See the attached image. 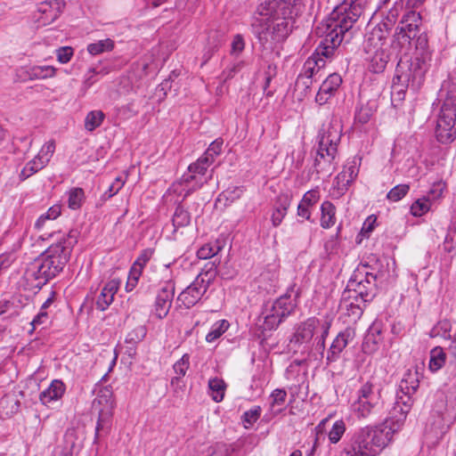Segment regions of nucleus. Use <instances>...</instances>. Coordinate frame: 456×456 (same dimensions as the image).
Masks as SVG:
<instances>
[{
    "mask_svg": "<svg viewBox=\"0 0 456 456\" xmlns=\"http://www.w3.org/2000/svg\"><path fill=\"white\" fill-rule=\"evenodd\" d=\"M419 387L417 372L408 370L400 381L389 416L378 426H367L360 429L350 445L345 449L346 456H377L387 447L394 434L403 426L414 403L413 395Z\"/></svg>",
    "mask_w": 456,
    "mask_h": 456,
    "instance_id": "f257e3e1",
    "label": "nucleus"
},
{
    "mask_svg": "<svg viewBox=\"0 0 456 456\" xmlns=\"http://www.w3.org/2000/svg\"><path fill=\"white\" fill-rule=\"evenodd\" d=\"M302 6L303 0H259L256 12L262 18L251 28L264 49H273L289 37Z\"/></svg>",
    "mask_w": 456,
    "mask_h": 456,
    "instance_id": "f03ea898",
    "label": "nucleus"
},
{
    "mask_svg": "<svg viewBox=\"0 0 456 456\" xmlns=\"http://www.w3.org/2000/svg\"><path fill=\"white\" fill-rule=\"evenodd\" d=\"M361 4H341L320 22L315 34L321 38L317 46V54L331 59L341 44L349 43L354 37V25L362 15Z\"/></svg>",
    "mask_w": 456,
    "mask_h": 456,
    "instance_id": "7ed1b4c3",
    "label": "nucleus"
},
{
    "mask_svg": "<svg viewBox=\"0 0 456 456\" xmlns=\"http://www.w3.org/2000/svg\"><path fill=\"white\" fill-rule=\"evenodd\" d=\"M340 137V129L335 126L330 125L320 130L312 171V174L316 175L315 179H320L322 176L330 177L336 169L335 159Z\"/></svg>",
    "mask_w": 456,
    "mask_h": 456,
    "instance_id": "20e7f679",
    "label": "nucleus"
},
{
    "mask_svg": "<svg viewBox=\"0 0 456 456\" xmlns=\"http://www.w3.org/2000/svg\"><path fill=\"white\" fill-rule=\"evenodd\" d=\"M79 232L70 230L66 237L50 245L37 258L47 281L55 278L70 258L74 246L77 243Z\"/></svg>",
    "mask_w": 456,
    "mask_h": 456,
    "instance_id": "39448f33",
    "label": "nucleus"
},
{
    "mask_svg": "<svg viewBox=\"0 0 456 456\" xmlns=\"http://www.w3.org/2000/svg\"><path fill=\"white\" fill-rule=\"evenodd\" d=\"M429 66V62L424 58H400L393 78V87L397 91V94H404L407 88L412 91L419 90L425 81Z\"/></svg>",
    "mask_w": 456,
    "mask_h": 456,
    "instance_id": "423d86ee",
    "label": "nucleus"
},
{
    "mask_svg": "<svg viewBox=\"0 0 456 456\" xmlns=\"http://www.w3.org/2000/svg\"><path fill=\"white\" fill-rule=\"evenodd\" d=\"M298 297L299 291H295V285H292L284 295L273 302L270 307L266 305L262 312V314H265L263 329L265 330H276L294 312Z\"/></svg>",
    "mask_w": 456,
    "mask_h": 456,
    "instance_id": "0eeeda50",
    "label": "nucleus"
},
{
    "mask_svg": "<svg viewBox=\"0 0 456 456\" xmlns=\"http://www.w3.org/2000/svg\"><path fill=\"white\" fill-rule=\"evenodd\" d=\"M113 392L110 387H99L92 409L98 413L95 428V440L107 435L111 428L114 410Z\"/></svg>",
    "mask_w": 456,
    "mask_h": 456,
    "instance_id": "6e6552de",
    "label": "nucleus"
},
{
    "mask_svg": "<svg viewBox=\"0 0 456 456\" xmlns=\"http://www.w3.org/2000/svg\"><path fill=\"white\" fill-rule=\"evenodd\" d=\"M345 299H361V303L371 302L377 295L378 285L372 273H363L358 269L347 282L344 289Z\"/></svg>",
    "mask_w": 456,
    "mask_h": 456,
    "instance_id": "1a4fd4ad",
    "label": "nucleus"
},
{
    "mask_svg": "<svg viewBox=\"0 0 456 456\" xmlns=\"http://www.w3.org/2000/svg\"><path fill=\"white\" fill-rule=\"evenodd\" d=\"M436 135L439 142L448 144L456 139V95L448 94L437 118Z\"/></svg>",
    "mask_w": 456,
    "mask_h": 456,
    "instance_id": "9d476101",
    "label": "nucleus"
},
{
    "mask_svg": "<svg viewBox=\"0 0 456 456\" xmlns=\"http://www.w3.org/2000/svg\"><path fill=\"white\" fill-rule=\"evenodd\" d=\"M211 164L208 159L202 156L194 163L188 167V173L181 178V184L184 186L183 200L188 198L192 192L200 189L207 181H203L202 175H205Z\"/></svg>",
    "mask_w": 456,
    "mask_h": 456,
    "instance_id": "9b49d317",
    "label": "nucleus"
},
{
    "mask_svg": "<svg viewBox=\"0 0 456 456\" xmlns=\"http://www.w3.org/2000/svg\"><path fill=\"white\" fill-rule=\"evenodd\" d=\"M395 261L387 256H383L379 257L377 255H370L367 257V261L362 266L376 269V273H372V275L376 277V282L378 281H388L395 276Z\"/></svg>",
    "mask_w": 456,
    "mask_h": 456,
    "instance_id": "f8f14e48",
    "label": "nucleus"
},
{
    "mask_svg": "<svg viewBox=\"0 0 456 456\" xmlns=\"http://www.w3.org/2000/svg\"><path fill=\"white\" fill-rule=\"evenodd\" d=\"M209 286L210 285L205 282L201 277H196L194 281L180 293L177 300L180 301L185 308L190 309L202 298Z\"/></svg>",
    "mask_w": 456,
    "mask_h": 456,
    "instance_id": "ddd939ff",
    "label": "nucleus"
},
{
    "mask_svg": "<svg viewBox=\"0 0 456 456\" xmlns=\"http://www.w3.org/2000/svg\"><path fill=\"white\" fill-rule=\"evenodd\" d=\"M175 289V287L173 281L164 282L159 289L154 304V313L159 319H163L168 314L172 306Z\"/></svg>",
    "mask_w": 456,
    "mask_h": 456,
    "instance_id": "4468645a",
    "label": "nucleus"
},
{
    "mask_svg": "<svg viewBox=\"0 0 456 456\" xmlns=\"http://www.w3.org/2000/svg\"><path fill=\"white\" fill-rule=\"evenodd\" d=\"M355 335V330L352 327H346L337 335L327 352V364L339 359L340 354L354 339Z\"/></svg>",
    "mask_w": 456,
    "mask_h": 456,
    "instance_id": "2eb2a0df",
    "label": "nucleus"
},
{
    "mask_svg": "<svg viewBox=\"0 0 456 456\" xmlns=\"http://www.w3.org/2000/svg\"><path fill=\"white\" fill-rule=\"evenodd\" d=\"M38 264L39 262L37 258H36L32 262L28 264L25 269L23 274V281L26 289H40L48 282L47 278L45 277L44 272L42 271L41 265Z\"/></svg>",
    "mask_w": 456,
    "mask_h": 456,
    "instance_id": "dca6fc26",
    "label": "nucleus"
},
{
    "mask_svg": "<svg viewBox=\"0 0 456 456\" xmlns=\"http://www.w3.org/2000/svg\"><path fill=\"white\" fill-rule=\"evenodd\" d=\"M383 329L382 323L375 322H373L367 330L362 342V351L365 354H371L375 353L379 345L383 342Z\"/></svg>",
    "mask_w": 456,
    "mask_h": 456,
    "instance_id": "f3484780",
    "label": "nucleus"
},
{
    "mask_svg": "<svg viewBox=\"0 0 456 456\" xmlns=\"http://www.w3.org/2000/svg\"><path fill=\"white\" fill-rule=\"evenodd\" d=\"M65 3L61 0H47L40 3L37 7L38 12L41 13L39 19L44 24L53 22L62 12Z\"/></svg>",
    "mask_w": 456,
    "mask_h": 456,
    "instance_id": "a211bd4d",
    "label": "nucleus"
},
{
    "mask_svg": "<svg viewBox=\"0 0 456 456\" xmlns=\"http://www.w3.org/2000/svg\"><path fill=\"white\" fill-rule=\"evenodd\" d=\"M419 19L416 21H413L418 26V33L411 39V42L414 40L415 42V49L417 51L416 58H424V60L428 62L431 61V52L429 51L428 46V37L426 32H420V24H421V17L419 12Z\"/></svg>",
    "mask_w": 456,
    "mask_h": 456,
    "instance_id": "6ab92c4d",
    "label": "nucleus"
},
{
    "mask_svg": "<svg viewBox=\"0 0 456 456\" xmlns=\"http://www.w3.org/2000/svg\"><path fill=\"white\" fill-rule=\"evenodd\" d=\"M292 196L288 193H281L277 196L273 212L272 214V224L274 227L279 226L290 206Z\"/></svg>",
    "mask_w": 456,
    "mask_h": 456,
    "instance_id": "aec40b11",
    "label": "nucleus"
},
{
    "mask_svg": "<svg viewBox=\"0 0 456 456\" xmlns=\"http://www.w3.org/2000/svg\"><path fill=\"white\" fill-rule=\"evenodd\" d=\"M322 322V321L312 317L301 323L295 334L297 342L304 343L310 341Z\"/></svg>",
    "mask_w": 456,
    "mask_h": 456,
    "instance_id": "412c9836",
    "label": "nucleus"
},
{
    "mask_svg": "<svg viewBox=\"0 0 456 456\" xmlns=\"http://www.w3.org/2000/svg\"><path fill=\"white\" fill-rule=\"evenodd\" d=\"M65 392V385L61 380L54 379L50 386L39 395V400L44 405L57 401L62 397Z\"/></svg>",
    "mask_w": 456,
    "mask_h": 456,
    "instance_id": "4be33fe9",
    "label": "nucleus"
},
{
    "mask_svg": "<svg viewBox=\"0 0 456 456\" xmlns=\"http://www.w3.org/2000/svg\"><path fill=\"white\" fill-rule=\"evenodd\" d=\"M326 64L325 57L322 54H317V48L314 53L305 61L300 75L314 79Z\"/></svg>",
    "mask_w": 456,
    "mask_h": 456,
    "instance_id": "5701e85b",
    "label": "nucleus"
},
{
    "mask_svg": "<svg viewBox=\"0 0 456 456\" xmlns=\"http://www.w3.org/2000/svg\"><path fill=\"white\" fill-rule=\"evenodd\" d=\"M224 43V34L221 31L211 30L208 36V42L204 49L203 59L204 63L208 61Z\"/></svg>",
    "mask_w": 456,
    "mask_h": 456,
    "instance_id": "b1692460",
    "label": "nucleus"
},
{
    "mask_svg": "<svg viewBox=\"0 0 456 456\" xmlns=\"http://www.w3.org/2000/svg\"><path fill=\"white\" fill-rule=\"evenodd\" d=\"M185 200H182L176 206L174 215L172 216V224L176 231L179 228H183L190 225L191 221V214L189 212L188 208L184 204Z\"/></svg>",
    "mask_w": 456,
    "mask_h": 456,
    "instance_id": "393cba45",
    "label": "nucleus"
},
{
    "mask_svg": "<svg viewBox=\"0 0 456 456\" xmlns=\"http://www.w3.org/2000/svg\"><path fill=\"white\" fill-rule=\"evenodd\" d=\"M340 306L345 308L346 314L352 318L354 322H356L361 318L363 314V309L366 304L361 303V299H345L344 292H342Z\"/></svg>",
    "mask_w": 456,
    "mask_h": 456,
    "instance_id": "a878e982",
    "label": "nucleus"
},
{
    "mask_svg": "<svg viewBox=\"0 0 456 456\" xmlns=\"http://www.w3.org/2000/svg\"><path fill=\"white\" fill-rule=\"evenodd\" d=\"M378 401L357 399L352 405L353 411L358 419H366L375 411Z\"/></svg>",
    "mask_w": 456,
    "mask_h": 456,
    "instance_id": "bb28decb",
    "label": "nucleus"
},
{
    "mask_svg": "<svg viewBox=\"0 0 456 456\" xmlns=\"http://www.w3.org/2000/svg\"><path fill=\"white\" fill-rule=\"evenodd\" d=\"M321 226L324 229L330 228L336 223V208L330 201H324L321 206Z\"/></svg>",
    "mask_w": 456,
    "mask_h": 456,
    "instance_id": "cd10ccee",
    "label": "nucleus"
},
{
    "mask_svg": "<svg viewBox=\"0 0 456 456\" xmlns=\"http://www.w3.org/2000/svg\"><path fill=\"white\" fill-rule=\"evenodd\" d=\"M77 445V437L74 430H68L64 436V445L54 452L53 456H73Z\"/></svg>",
    "mask_w": 456,
    "mask_h": 456,
    "instance_id": "c85d7f7f",
    "label": "nucleus"
},
{
    "mask_svg": "<svg viewBox=\"0 0 456 456\" xmlns=\"http://www.w3.org/2000/svg\"><path fill=\"white\" fill-rule=\"evenodd\" d=\"M446 362V354L441 346H436L430 351L428 367L432 372L441 370Z\"/></svg>",
    "mask_w": 456,
    "mask_h": 456,
    "instance_id": "c756f323",
    "label": "nucleus"
},
{
    "mask_svg": "<svg viewBox=\"0 0 456 456\" xmlns=\"http://www.w3.org/2000/svg\"><path fill=\"white\" fill-rule=\"evenodd\" d=\"M208 388L213 401L220 403L224 400L226 384L223 379L218 378L210 379L208 380Z\"/></svg>",
    "mask_w": 456,
    "mask_h": 456,
    "instance_id": "7c9ffc66",
    "label": "nucleus"
},
{
    "mask_svg": "<svg viewBox=\"0 0 456 456\" xmlns=\"http://www.w3.org/2000/svg\"><path fill=\"white\" fill-rule=\"evenodd\" d=\"M354 181L348 177V175L346 172L338 173L333 182L332 189L334 194L337 197H341L347 191L349 186Z\"/></svg>",
    "mask_w": 456,
    "mask_h": 456,
    "instance_id": "2f4dec72",
    "label": "nucleus"
},
{
    "mask_svg": "<svg viewBox=\"0 0 456 456\" xmlns=\"http://www.w3.org/2000/svg\"><path fill=\"white\" fill-rule=\"evenodd\" d=\"M245 189L243 186H234V187H230L226 190H224V191H222L216 202H221L222 200H224V205L227 206V205H230L232 204V202H234L235 200H239L241 195L243 194Z\"/></svg>",
    "mask_w": 456,
    "mask_h": 456,
    "instance_id": "473e14b6",
    "label": "nucleus"
},
{
    "mask_svg": "<svg viewBox=\"0 0 456 456\" xmlns=\"http://www.w3.org/2000/svg\"><path fill=\"white\" fill-rule=\"evenodd\" d=\"M342 84V78L341 77L337 74L333 73L330 74L321 85L320 88L322 90V93L327 94L330 95H334L336 91L338 89L340 85Z\"/></svg>",
    "mask_w": 456,
    "mask_h": 456,
    "instance_id": "72a5a7b5",
    "label": "nucleus"
},
{
    "mask_svg": "<svg viewBox=\"0 0 456 456\" xmlns=\"http://www.w3.org/2000/svg\"><path fill=\"white\" fill-rule=\"evenodd\" d=\"M190 366V355L188 354H184L180 360H178L173 366L175 372L178 375L176 377L172 378L171 385H176L180 381L181 378L184 377L187 370Z\"/></svg>",
    "mask_w": 456,
    "mask_h": 456,
    "instance_id": "f704fd0d",
    "label": "nucleus"
},
{
    "mask_svg": "<svg viewBox=\"0 0 456 456\" xmlns=\"http://www.w3.org/2000/svg\"><path fill=\"white\" fill-rule=\"evenodd\" d=\"M219 264L220 260L208 262L202 268L201 272L197 275V278L201 277L205 282L210 285L218 274L217 266Z\"/></svg>",
    "mask_w": 456,
    "mask_h": 456,
    "instance_id": "c9c22d12",
    "label": "nucleus"
},
{
    "mask_svg": "<svg viewBox=\"0 0 456 456\" xmlns=\"http://www.w3.org/2000/svg\"><path fill=\"white\" fill-rule=\"evenodd\" d=\"M46 165L43 163L41 159L36 156L33 159L28 161L26 166L22 168L20 174V179L24 181L43 169Z\"/></svg>",
    "mask_w": 456,
    "mask_h": 456,
    "instance_id": "e433bc0d",
    "label": "nucleus"
},
{
    "mask_svg": "<svg viewBox=\"0 0 456 456\" xmlns=\"http://www.w3.org/2000/svg\"><path fill=\"white\" fill-rule=\"evenodd\" d=\"M104 118L105 114L102 110H92L85 118V128L92 132L102 124Z\"/></svg>",
    "mask_w": 456,
    "mask_h": 456,
    "instance_id": "4c0bfd02",
    "label": "nucleus"
},
{
    "mask_svg": "<svg viewBox=\"0 0 456 456\" xmlns=\"http://www.w3.org/2000/svg\"><path fill=\"white\" fill-rule=\"evenodd\" d=\"M55 72L53 66H33L28 73L30 79H45L54 77Z\"/></svg>",
    "mask_w": 456,
    "mask_h": 456,
    "instance_id": "58836bf2",
    "label": "nucleus"
},
{
    "mask_svg": "<svg viewBox=\"0 0 456 456\" xmlns=\"http://www.w3.org/2000/svg\"><path fill=\"white\" fill-rule=\"evenodd\" d=\"M330 327H331V320H329V319L323 320L322 324L319 327V329L321 330V335L317 336L315 338V340H316L315 350L318 351L322 355L323 354L324 350H325V340L329 335Z\"/></svg>",
    "mask_w": 456,
    "mask_h": 456,
    "instance_id": "ea45409f",
    "label": "nucleus"
},
{
    "mask_svg": "<svg viewBox=\"0 0 456 456\" xmlns=\"http://www.w3.org/2000/svg\"><path fill=\"white\" fill-rule=\"evenodd\" d=\"M68 206L69 208L77 210L82 207L85 200V191L82 188L76 187L69 191Z\"/></svg>",
    "mask_w": 456,
    "mask_h": 456,
    "instance_id": "a19ab883",
    "label": "nucleus"
},
{
    "mask_svg": "<svg viewBox=\"0 0 456 456\" xmlns=\"http://www.w3.org/2000/svg\"><path fill=\"white\" fill-rule=\"evenodd\" d=\"M229 322L226 320H220L216 322L209 332L206 336V341L212 343L219 338L229 328Z\"/></svg>",
    "mask_w": 456,
    "mask_h": 456,
    "instance_id": "79ce46f5",
    "label": "nucleus"
},
{
    "mask_svg": "<svg viewBox=\"0 0 456 456\" xmlns=\"http://www.w3.org/2000/svg\"><path fill=\"white\" fill-rule=\"evenodd\" d=\"M113 48L114 42L110 38L99 40L98 42L92 43L87 45V51L92 55H97L104 52H109Z\"/></svg>",
    "mask_w": 456,
    "mask_h": 456,
    "instance_id": "37998d69",
    "label": "nucleus"
},
{
    "mask_svg": "<svg viewBox=\"0 0 456 456\" xmlns=\"http://www.w3.org/2000/svg\"><path fill=\"white\" fill-rule=\"evenodd\" d=\"M451 329L452 324L448 320L439 321L430 330V337H443L444 338L451 339Z\"/></svg>",
    "mask_w": 456,
    "mask_h": 456,
    "instance_id": "c03bdc74",
    "label": "nucleus"
},
{
    "mask_svg": "<svg viewBox=\"0 0 456 456\" xmlns=\"http://www.w3.org/2000/svg\"><path fill=\"white\" fill-rule=\"evenodd\" d=\"M221 249L222 246L218 241H216L215 243H208L199 248L197 251V256L200 259L212 258L216 256Z\"/></svg>",
    "mask_w": 456,
    "mask_h": 456,
    "instance_id": "a18cd8bd",
    "label": "nucleus"
},
{
    "mask_svg": "<svg viewBox=\"0 0 456 456\" xmlns=\"http://www.w3.org/2000/svg\"><path fill=\"white\" fill-rule=\"evenodd\" d=\"M373 113L374 109L372 106H370V103L361 105L359 108L356 109L354 121L356 123L364 125L370 120L371 117L373 116Z\"/></svg>",
    "mask_w": 456,
    "mask_h": 456,
    "instance_id": "49530a36",
    "label": "nucleus"
},
{
    "mask_svg": "<svg viewBox=\"0 0 456 456\" xmlns=\"http://www.w3.org/2000/svg\"><path fill=\"white\" fill-rule=\"evenodd\" d=\"M431 202L428 198L423 197L414 201L411 207V213L414 216H422L430 209Z\"/></svg>",
    "mask_w": 456,
    "mask_h": 456,
    "instance_id": "de8ad7c7",
    "label": "nucleus"
},
{
    "mask_svg": "<svg viewBox=\"0 0 456 456\" xmlns=\"http://www.w3.org/2000/svg\"><path fill=\"white\" fill-rule=\"evenodd\" d=\"M313 82V78L299 74L295 84L296 92H299L301 97L307 96L311 92Z\"/></svg>",
    "mask_w": 456,
    "mask_h": 456,
    "instance_id": "09e8293b",
    "label": "nucleus"
},
{
    "mask_svg": "<svg viewBox=\"0 0 456 456\" xmlns=\"http://www.w3.org/2000/svg\"><path fill=\"white\" fill-rule=\"evenodd\" d=\"M389 21L385 18V20L379 23L371 32L370 40L378 39L381 41L382 39H386L389 35L392 28L395 24L388 25Z\"/></svg>",
    "mask_w": 456,
    "mask_h": 456,
    "instance_id": "8fccbe9b",
    "label": "nucleus"
},
{
    "mask_svg": "<svg viewBox=\"0 0 456 456\" xmlns=\"http://www.w3.org/2000/svg\"><path fill=\"white\" fill-rule=\"evenodd\" d=\"M223 143L224 141L220 138L215 140L210 143L202 157L208 159L209 163L212 165L216 158L221 154Z\"/></svg>",
    "mask_w": 456,
    "mask_h": 456,
    "instance_id": "3c124183",
    "label": "nucleus"
},
{
    "mask_svg": "<svg viewBox=\"0 0 456 456\" xmlns=\"http://www.w3.org/2000/svg\"><path fill=\"white\" fill-rule=\"evenodd\" d=\"M262 409L259 405H256L248 411H245L241 416V420L246 428L251 427L260 418Z\"/></svg>",
    "mask_w": 456,
    "mask_h": 456,
    "instance_id": "603ef678",
    "label": "nucleus"
},
{
    "mask_svg": "<svg viewBox=\"0 0 456 456\" xmlns=\"http://www.w3.org/2000/svg\"><path fill=\"white\" fill-rule=\"evenodd\" d=\"M410 191L409 184H398L393 187L387 194V199L393 202H397L404 198Z\"/></svg>",
    "mask_w": 456,
    "mask_h": 456,
    "instance_id": "864d4df0",
    "label": "nucleus"
},
{
    "mask_svg": "<svg viewBox=\"0 0 456 456\" xmlns=\"http://www.w3.org/2000/svg\"><path fill=\"white\" fill-rule=\"evenodd\" d=\"M346 432V424L342 419L334 422L329 432V440L331 444H337Z\"/></svg>",
    "mask_w": 456,
    "mask_h": 456,
    "instance_id": "5fc2aeb1",
    "label": "nucleus"
},
{
    "mask_svg": "<svg viewBox=\"0 0 456 456\" xmlns=\"http://www.w3.org/2000/svg\"><path fill=\"white\" fill-rule=\"evenodd\" d=\"M147 330L145 326L139 325L126 335L125 341L126 344L136 345L145 338Z\"/></svg>",
    "mask_w": 456,
    "mask_h": 456,
    "instance_id": "6e6d98bb",
    "label": "nucleus"
},
{
    "mask_svg": "<svg viewBox=\"0 0 456 456\" xmlns=\"http://www.w3.org/2000/svg\"><path fill=\"white\" fill-rule=\"evenodd\" d=\"M61 213V205H53L45 214L41 215L36 222V227L40 228L43 226L46 220H54Z\"/></svg>",
    "mask_w": 456,
    "mask_h": 456,
    "instance_id": "4d7b16f0",
    "label": "nucleus"
},
{
    "mask_svg": "<svg viewBox=\"0 0 456 456\" xmlns=\"http://www.w3.org/2000/svg\"><path fill=\"white\" fill-rule=\"evenodd\" d=\"M55 151V142L53 140L47 142L43 145L40 151L37 155L38 159H41L45 165L50 161L53 152Z\"/></svg>",
    "mask_w": 456,
    "mask_h": 456,
    "instance_id": "13d9d810",
    "label": "nucleus"
},
{
    "mask_svg": "<svg viewBox=\"0 0 456 456\" xmlns=\"http://www.w3.org/2000/svg\"><path fill=\"white\" fill-rule=\"evenodd\" d=\"M358 399L378 401L374 393V386L370 381L364 383L358 391Z\"/></svg>",
    "mask_w": 456,
    "mask_h": 456,
    "instance_id": "bf43d9fd",
    "label": "nucleus"
},
{
    "mask_svg": "<svg viewBox=\"0 0 456 456\" xmlns=\"http://www.w3.org/2000/svg\"><path fill=\"white\" fill-rule=\"evenodd\" d=\"M443 248L449 254H456V230L450 229L443 243Z\"/></svg>",
    "mask_w": 456,
    "mask_h": 456,
    "instance_id": "052dcab7",
    "label": "nucleus"
},
{
    "mask_svg": "<svg viewBox=\"0 0 456 456\" xmlns=\"http://www.w3.org/2000/svg\"><path fill=\"white\" fill-rule=\"evenodd\" d=\"M245 62L243 61H238L236 63L232 64L231 66L227 67L224 69L222 73V77H224V80L226 81L228 79L232 78L235 74L240 72L242 68L244 67Z\"/></svg>",
    "mask_w": 456,
    "mask_h": 456,
    "instance_id": "680f3d73",
    "label": "nucleus"
},
{
    "mask_svg": "<svg viewBox=\"0 0 456 456\" xmlns=\"http://www.w3.org/2000/svg\"><path fill=\"white\" fill-rule=\"evenodd\" d=\"M124 181L120 177H117L115 181L109 186V189L102 194V198L106 200L113 197L123 187Z\"/></svg>",
    "mask_w": 456,
    "mask_h": 456,
    "instance_id": "e2e57ef3",
    "label": "nucleus"
},
{
    "mask_svg": "<svg viewBox=\"0 0 456 456\" xmlns=\"http://www.w3.org/2000/svg\"><path fill=\"white\" fill-rule=\"evenodd\" d=\"M113 297H111L110 295H109L107 292L104 291V289H102L101 294L97 297L96 300V308L100 311L106 310L110 304L113 302Z\"/></svg>",
    "mask_w": 456,
    "mask_h": 456,
    "instance_id": "0e129e2a",
    "label": "nucleus"
},
{
    "mask_svg": "<svg viewBox=\"0 0 456 456\" xmlns=\"http://www.w3.org/2000/svg\"><path fill=\"white\" fill-rule=\"evenodd\" d=\"M231 54L238 56L245 48V41L240 34H237L233 37L232 42Z\"/></svg>",
    "mask_w": 456,
    "mask_h": 456,
    "instance_id": "69168bd1",
    "label": "nucleus"
},
{
    "mask_svg": "<svg viewBox=\"0 0 456 456\" xmlns=\"http://www.w3.org/2000/svg\"><path fill=\"white\" fill-rule=\"evenodd\" d=\"M74 51L70 46L60 47L56 50L57 59L61 63H67L73 56Z\"/></svg>",
    "mask_w": 456,
    "mask_h": 456,
    "instance_id": "338daca9",
    "label": "nucleus"
},
{
    "mask_svg": "<svg viewBox=\"0 0 456 456\" xmlns=\"http://www.w3.org/2000/svg\"><path fill=\"white\" fill-rule=\"evenodd\" d=\"M154 253V249L152 248H145L142 250L136 260L134 261V265L139 267L144 268L147 263L151 260Z\"/></svg>",
    "mask_w": 456,
    "mask_h": 456,
    "instance_id": "774afa93",
    "label": "nucleus"
}]
</instances>
